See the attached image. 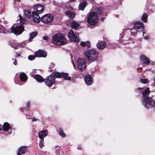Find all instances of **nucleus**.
Instances as JSON below:
<instances>
[{
	"mask_svg": "<svg viewBox=\"0 0 155 155\" xmlns=\"http://www.w3.org/2000/svg\"><path fill=\"white\" fill-rule=\"evenodd\" d=\"M94 12H91L88 14L87 19H98L99 17L101 18V19H104L106 18L107 15H104V11L102 7L96 8Z\"/></svg>",
	"mask_w": 155,
	"mask_h": 155,
	"instance_id": "obj_1",
	"label": "nucleus"
},
{
	"mask_svg": "<svg viewBox=\"0 0 155 155\" xmlns=\"http://www.w3.org/2000/svg\"><path fill=\"white\" fill-rule=\"evenodd\" d=\"M150 93L149 87L147 88L142 93L143 100L142 101L143 104L147 108H150L153 106L154 104V101L151 97H148Z\"/></svg>",
	"mask_w": 155,
	"mask_h": 155,
	"instance_id": "obj_2",
	"label": "nucleus"
},
{
	"mask_svg": "<svg viewBox=\"0 0 155 155\" xmlns=\"http://www.w3.org/2000/svg\"><path fill=\"white\" fill-rule=\"evenodd\" d=\"M98 52L94 49H88L85 51L84 56L88 61L93 62L96 61L97 58Z\"/></svg>",
	"mask_w": 155,
	"mask_h": 155,
	"instance_id": "obj_3",
	"label": "nucleus"
},
{
	"mask_svg": "<svg viewBox=\"0 0 155 155\" xmlns=\"http://www.w3.org/2000/svg\"><path fill=\"white\" fill-rule=\"evenodd\" d=\"M52 42L55 45H61L65 44L66 42V40L63 34L58 33L54 35L53 36Z\"/></svg>",
	"mask_w": 155,
	"mask_h": 155,
	"instance_id": "obj_4",
	"label": "nucleus"
},
{
	"mask_svg": "<svg viewBox=\"0 0 155 155\" xmlns=\"http://www.w3.org/2000/svg\"><path fill=\"white\" fill-rule=\"evenodd\" d=\"M21 25L15 27L12 26L11 28V31L10 33H13L15 35H19L21 34L24 31V27L22 25L27 24L28 22L27 20H19Z\"/></svg>",
	"mask_w": 155,
	"mask_h": 155,
	"instance_id": "obj_5",
	"label": "nucleus"
},
{
	"mask_svg": "<svg viewBox=\"0 0 155 155\" xmlns=\"http://www.w3.org/2000/svg\"><path fill=\"white\" fill-rule=\"evenodd\" d=\"M31 23L33 25L34 23H39L40 22H42L47 24L49 25H60L61 22L59 20H31Z\"/></svg>",
	"mask_w": 155,
	"mask_h": 155,
	"instance_id": "obj_6",
	"label": "nucleus"
},
{
	"mask_svg": "<svg viewBox=\"0 0 155 155\" xmlns=\"http://www.w3.org/2000/svg\"><path fill=\"white\" fill-rule=\"evenodd\" d=\"M48 134V131L46 130H43L38 133V137L40 139L39 146L41 148L43 147V143H44V138L47 136Z\"/></svg>",
	"mask_w": 155,
	"mask_h": 155,
	"instance_id": "obj_7",
	"label": "nucleus"
},
{
	"mask_svg": "<svg viewBox=\"0 0 155 155\" xmlns=\"http://www.w3.org/2000/svg\"><path fill=\"white\" fill-rule=\"evenodd\" d=\"M77 65L78 68L81 71H83L86 68L87 62L84 58H78L77 61Z\"/></svg>",
	"mask_w": 155,
	"mask_h": 155,
	"instance_id": "obj_8",
	"label": "nucleus"
},
{
	"mask_svg": "<svg viewBox=\"0 0 155 155\" xmlns=\"http://www.w3.org/2000/svg\"><path fill=\"white\" fill-rule=\"evenodd\" d=\"M55 78H60L63 77L64 79L68 80H71V78L68 76V73H60L58 72H56L54 73L53 76Z\"/></svg>",
	"mask_w": 155,
	"mask_h": 155,
	"instance_id": "obj_9",
	"label": "nucleus"
},
{
	"mask_svg": "<svg viewBox=\"0 0 155 155\" xmlns=\"http://www.w3.org/2000/svg\"><path fill=\"white\" fill-rule=\"evenodd\" d=\"M79 35L77 34H75L73 31L71 30L68 34V37L70 39L76 43H78L79 42V40L78 38Z\"/></svg>",
	"mask_w": 155,
	"mask_h": 155,
	"instance_id": "obj_10",
	"label": "nucleus"
},
{
	"mask_svg": "<svg viewBox=\"0 0 155 155\" xmlns=\"http://www.w3.org/2000/svg\"><path fill=\"white\" fill-rule=\"evenodd\" d=\"M44 81L46 85L49 87L54 84L55 83L54 77H53L51 74L48 76L44 80Z\"/></svg>",
	"mask_w": 155,
	"mask_h": 155,
	"instance_id": "obj_11",
	"label": "nucleus"
},
{
	"mask_svg": "<svg viewBox=\"0 0 155 155\" xmlns=\"http://www.w3.org/2000/svg\"><path fill=\"white\" fill-rule=\"evenodd\" d=\"M133 28L136 31H138V30H142L144 28V26L143 23L140 21H137L134 24Z\"/></svg>",
	"mask_w": 155,
	"mask_h": 155,
	"instance_id": "obj_12",
	"label": "nucleus"
},
{
	"mask_svg": "<svg viewBox=\"0 0 155 155\" xmlns=\"http://www.w3.org/2000/svg\"><path fill=\"white\" fill-rule=\"evenodd\" d=\"M3 129L4 131H7L9 130V132L8 134H11L12 132V128L10 127L9 124L6 122H5L3 126L0 125V130H2Z\"/></svg>",
	"mask_w": 155,
	"mask_h": 155,
	"instance_id": "obj_13",
	"label": "nucleus"
},
{
	"mask_svg": "<svg viewBox=\"0 0 155 155\" xmlns=\"http://www.w3.org/2000/svg\"><path fill=\"white\" fill-rule=\"evenodd\" d=\"M9 45L12 48L15 49H17L18 46L21 47H23L25 46L26 43H25L24 41H23L22 43L18 44L17 43V41L14 42H10L9 43Z\"/></svg>",
	"mask_w": 155,
	"mask_h": 155,
	"instance_id": "obj_14",
	"label": "nucleus"
},
{
	"mask_svg": "<svg viewBox=\"0 0 155 155\" xmlns=\"http://www.w3.org/2000/svg\"><path fill=\"white\" fill-rule=\"evenodd\" d=\"M47 54L46 53L42 50H39L35 53V56L37 57H41L45 58L47 56Z\"/></svg>",
	"mask_w": 155,
	"mask_h": 155,
	"instance_id": "obj_15",
	"label": "nucleus"
},
{
	"mask_svg": "<svg viewBox=\"0 0 155 155\" xmlns=\"http://www.w3.org/2000/svg\"><path fill=\"white\" fill-rule=\"evenodd\" d=\"M85 83L87 85H90L93 83V80L91 76L89 75H87L84 79Z\"/></svg>",
	"mask_w": 155,
	"mask_h": 155,
	"instance_id": "obj_16",
	"label": "nucleus"
},
{
	"mask_svg": "<svg viewBox=\"0 0 155 155\" xmlns=\"http://www.w3.org/2000/svg\"><path fill=\"white\" fill-rule=\"evenodd\" d=\"M140 60L142 63L148 64L150 63V59L144 55H142L140 56Z\"/></svg>",
	"mask_w": 155,
	"mask_h": 155,
	"instance_id": "obj_17",
	"label": "nucleus"
},
{
	"mask_svg": "<svg viewBox=\"0 0 155 155\" xmlns=\"http://www.w3.org/2000/svg\"><path fill=\"white\" fill-rule=\"evenodd\" d=\"M27 149V147L26 146H22L21 147L18 149L17 155H21L25 152Z\"/></svg>",
	"mask_w": 155,
	"mask_h": 155,
	"instance_id": "obj_18",
	"label": "nucleus"
},
{
	"mask_svg": "<svg viewBox=\"0 0 155 155\" xmlns=\"http://www.w3.org/2000/svg\"><path fill=\"white\" fill-rule=\"evenodd\" d=\"M98 20H86L88 24L87 25L88 27L91 28H94V25L97 24Z\"/></svg>",
	"mask_w": 155,
	"mask_h": 155,
	"instance_id": "obj_19",
	"label": "nucleus"
},
{
	"mask_svg": "<svg viewBox=\"0 0 155 155\" xmlns=\"http://www.w3.org/2000/svg\"><path fill=\"white\" fill-rule=\"evenodd\" d=\"M105 42L104 41H99L97 44V47L99 49H103L105 48L106 46Z\"/></svg>",
	"mask_w": 155,
	"mask_h": 155,
	"instance_id": "obj_20",
	"label": "nucleus"
},
{
	"mask_svg": "<svg viewBox=\"0 0 155 155\" xmlns=\"http://www.w3.org/2000/svg\"><path fill=\"white\" fill-rule=\"evenodd\" d=\"M54 18L53 15L51 14H47L42 16L41 19H54Z\"/></svg>",
	"mask_w": 155,
	"mask_h": 155,
	"instance_id": "obj_21",
	"label": "nucleus"
},
{
	"mask_svg": "<svg viewBox=\"0 0 155 155\" xmlns=\"http://www.w3.org/2000/svg\"><path fill=\"white\" fill-rule=\"evenodd\" d=\"M32 19H40V17L38 14L35 12H31V17Z\"/></svg>",
	"mask_w": 155,
	"mask_h": 155,
	"instance_id": "obj_22",
	"label": "nucleus"
},
{
	"mask_svg": "<svg viewBox=\"0 0 155 155\" xmlns=\"http://www.w3.org/2000/svg\"><path fill=\"white\" fill-rule=\"evenodd\" d=\"M36 81L39 82H42L44 81V79L39 74H36L34 77Z\"/></svg>",
	"mask_w": 155,
	"mask_h": 155,
	"instance_id": "obj_23",
	"label": "nucleus"
},
{
	"mask_svg": "<svg viewBox=\"0 0 155 155\" xmlns=\"http://www.w3.org/2000/svg\"><path fill=\"white\" fill-rule=\"evenodd\" d=\"M65 14L71 19L74 18L75 16V14L74 12L69 11L65 12Z\"/></svg>",
	"mask_w": 155,
	"mask_h": 155,
	"instance_id": "obj_24",
	"label": "nucleus"
},
{
	"mask_svg": "<svg viewBox=\"0 0 155 155\" xmlns=\"http://www.w3.org/2000/svg\"><path fill=\"white\" fill-rule=\"evenodd\" d=\"M87 4L86 2L83 1L80 3L79 5V9L81 10H84Z\"/></svg>",
	"mask_w": 155,
	"mask_h": 155,
	"instance_id": "obj_25",
	"label": "nucleus"
},
{
	"mask_svg": "<svg viewBox=\"0 0 155 155\" xmlns=\"http://www.w3.org/2000/svg\"><path fill=\"white\" fill-rule=\"evenodd\" d=\"M70 22H71V25L72 28H74L75 30L80 25L79 23H77L74 20L72 21L71 22V21Z\"/></svg>",
	"mask_w": 155,
	"mask_h": 155,
	"instance_id": "obj_26",
	"label": "nucleus"
},
{
	"mask_svg": "<svg viewBox=\"0 0 155 155\" xmlns=\"http://www.w3.org/2000/svg\"><path fill=\"white\" fill-rule=\"evenodd\" d=\"M36 9L38 14L42 13L44 10V7L42 5H37Z\"/></svg>",
	"mask_w": 155,
	"mask_h": 155,
	"instance_id": "obj_27",
	"label": "nucleus"
},
{
	"mask_svg": "<svg viewBox=\"0 0 155 155\" xmlns=\"http://www.w3.org/2000/svg\"><path fill=\"white\" fill-rule=\"evenodd\" d=\"M38 35V33L37 32L35 31L31 32L29 34L30 38L29 39V41H31L34 38V37Z\"/></svg>",
	"mask_w": 155,
	"mask_h": 155,
	"instance_id": "obj_28",
	"label": "nucleus"
},
{
	"mask_svg": "<svg viewBox=\"0 0 155 155\" xmlns=\"http://www.w3.org/2000/svg\"><path fill=\"white\" fill-rule=\"evenodd\" d=\"M24 17L30 18L31 17V14L30 11H27L26 10H24Z\"/></svg>",
	"mask_w": 155,
	"mask_h": 155,
	"instance_id": "obj_29",
	"label": "nucleus"
},
{
	"mask_svg": "<svg viewBox=\"0 0 155 155\" xmlns=\"http://www.w3.org/2000/svg\"><path fill=\"white\" fill-rule=\"evenodd\" d=\"M20 79L22 81H25L27 80L26 76L24 73H21L20 75Z\"/></svg>",
	"mask_w": 155,
	"mask_h": 155,
	"instance_id": "obj_30",
	"label": "nucleus"
},
{
	"mask_svg": "<svg viewBox=\"0 0 155 155\" xmlns=\"http://www.w3.org/2000/svg\"><path fill=\"white\" fill-rule=\"evenodd\" d=\"M80 45L83 47L86 46L88 48L90 47V42L89 41H87L85 42H81Z\"/></svg>",
	"mask_w": 155,
	"mask_h": 155,
	"instance_id": "obj_31",
	"label": "nucleus"
},
{
	"mask_svg": "<svg viewBox=\"0 0 155 155\" xmlns=\"http://www.w3.org/2000/svg\"><path fill=\"white\" fill-rule=\"evenodd\" d=\"M8 32V30L2 26H0V32L4 34L7 33Z\"/></svg>",
	"mask_w": 155,
	"mask_h": 155,
	"instance_id": "obj_32",
	"label": "nucleus"
},
{
	"mask_svg": "<svg viewBox=\"0 0 155 155\" xmlns=\"http://www.w3.org/2000/svg\"><path fill=\"white\" fill-rule=\"evenodd\" d=\"M59 134L62 137H64L66 136L65 134L64 133L63 130L61 128L59 129Z\"/></svg>",
	"mask_w": 155,
	"mask_h": 155,
	"instance_id": "obj_33",
	"label": "nucleus"
},
{
	"mask_svg": "<svg viewBox=\"0 0 155 155\" xmlns=\"http://www.w3.org/2000/svg\"><path fill=\"white\" fill-rule=\"evenodd\" d=\"M140 81L142 83L145 84L148 83L147 80L146 79H141L140 80Z\"/></svg>",
	"mask_w": 155,
	"mask_h": 155,
	"instance_id": "obj_34",
	"label": "nucleus"
},
{
	"mask_svg": "<svg viewBox=\"0 0 155 155\" xmlns=\"http://www.w3.org/2000/svg\"><path fill=\"white\" fill-rule=\"evenodd\" d=\"M29 105H30V103L29 102H27V103L26 107L25 108V109H24V110H25L26 111H28L29 109Z\"/></svg>",
	"mask_w": 155,
	"mask_h": 155,
	"instance_id": "obj_35",
	"label": "nucleus"
},
{
	"mask_svg": "<svg viewBox=\"0 0 155 155\" xmlns=\"http://www.w3.org/2000/svg\"><path fill=\"white\" fill-rule=\"evenodd\" d=\"M35 58V57L34 55H30L28 56V59L31 61L32 60L34 59Z\"/></svg>",
	"mask_w": 155,
	"mask_h": 155,
	"instance_id": "obj_36",
	"label": "nucleus"
},
{
	"mask_svg": "<svg viewBox=\"0 0 155 155\" xmlns=\"http://www.w3.org/2000/svg\"><path fill=\"white\" fill-rule=\"evenodd\" d=\"M134 30L132 29L131 30V35L134 37H135L137 35V31H133Z\"/></svg>",
	"mask_w": 155,
	"mask_h": 155,
	"instance_id": "obj_37",
	"label": "nucleus"
},
{
	"mask_svg": "<svg viewBox=\"0 0 155 155\" xmlns=\"http://www.w3.org/2000/svg\"><path fill=\"white\" fill-rule=\"evenodd\" d=\"M148 17V15L146 14H144L142 17L141 19H147Z\"/></svg>",
	"mask_w": 155,
	"mask_h": 155,
	"instance_id": "obj_38",
	"label": "nucleus"
},
{
	"mask_svg": "<svg viewBox=\"0 0 155 155\" xmlns=\"http://www.w3.org/2000/svg\"><path fill=\"white\" fill-rule=\"evenodd\" d=\"M12 60L13 61V63L15 65H16L17 64V62L15 59H12Z\"/></svg>",
	"mask_w": 155,
	"mask_h": 155,
	"instance_id": "obj_39",
	"label": "nucleus"
},
{
	"mask_svg": "<svg viewBox=\"0 0 155 155\" xmlns=\"http://www.w3.org/2000/svg\"><path fill=\"white\" fill-rule=\"evenodd\" d=\"M16 57H19L20 55V54H21V52H16Z\"/></svg>",
	"mask_w": 155,
	"mask_h": 155,
	"instance_id": "obj_40",
	"label": "nucleus"
},
{
	"mask_svg": "<svg viewBox=\"0 0 155 155\" xmlns=\"http://www.w3.org/2000/svg\"><path fill=\"white\" fill-rule=\"evenodd\" d=\"M43 38L44 40H46L48 39L49 38L47 36L45 35L43 36Z\"/></svg>",
	"mask_w": 155,
	"mask_h": 155,
	"instance_id": "obj_41",
	"label": "nucleus"
},
{
	"mask_svg": "<svg viewBox=\"0 0 155 155\" xmlns=\"http://www.w3.org/2000/svg\"><path fill=\"white\" fill-rule=\"evenodd\" d=\"M143 89V88H139L136 89V91L138 92L139 91H140L141 90H142Z\"/></svg>",
	"mask_w": 155,
	"mask_h": 155,
	"instance_id": "obj_42",
	"label": "nucleus"
},
{
	"mask_svg": "<svg viewBox=\"0 0 155 155\" xmlns=\"http://www.w3.org/2000/svg\"><path fill=\"white\" fill-rule=\"evenodd\" d=\"M71 62L73 65L74 67V69H75V64L74 63V62L73 60L71 61Z\"/></svg>",
	"mask_w": 155,
	"mask_h": 155,
	"instance_id": "obj_43",
	"label": "nucleus"
},
{
	"mask_svg": "<svg viewBox=\"0 0 155 155\" xmlns=\"http://www.w3.org/2000/svg\"><path fill=\"white\" fill-rule=\"evenodd\" d=\"M153 75L154 76V78L155 79V70L153 71Z\"/></svg>",
	"mask_w": 155,
	"mask_h": 155,
	"instance_id": "obj_44",
	"label": "nucleus"
},
{
	"mask_svg": "<svg viewBox=\"0 0 155 155\" xmlns=\"http://www.w3.org/2000/svg\"><path fill=\"white\" fill-rule=\"evenodd\" d=\"M37 120H38L37 119H36V118L33 117V119H32V120L33 121H36Z\"/></svg>",
	"mask_w": 155,
	"mask_h": 155,
	"instance_id": "obj_45",
	"label": "nucleus"
},
{
	"mask_svg": "<svg viewBox=\"0 0 155 155\" xmlns=\"http://www.w3.org/2000/svg\"><path fill=\"white\" fill-rule=\"evenodd\" d=\"M19 17V19H23L22 18V17L21 16V15H18Z\"/></svg>",
	"mask_w": 155,
	"mask_h": 155,
	"instance_id": "obj_46",
	"label": "nucleus"
},
{
	"mask_svg": "<svg viewBox=\"0 0 155 155\" xmlns=\"http://www.w3.org/2000/svg\"><path fill=\"white\" fill-rule=\"evenodd\" d=\"M54 64L52 63L51 64V66H50V67H51V68H52L54 66Z\"/></svg>",
	"mask_w": 155,
	"mask_h": 155,
	"instance_id": "obj_47",
	"label": "nucleus"
},
{
	"mask_svg": "<svg viewBox=\"0 0 155 155\" xmlns=\"http://www.w3.org/2000/svg\"><path fill=\"white\" fill-rule=\"evenodd\" d=\"M144 38L145 39H147L148 38V36H145L144 37Z\"/></svg>",
	"mask_w": 155,
	"mask_h": 155,
	"instance_id": "obj_48",
	"label": "nucleus"
},
{
	"mask_svg": "<svg viewBox=\"0 0 155 155\" xmlns=\"http://www.w3.org/2000/svg\"><path fill=\"white\" fill-rule=\"evenodd\" d=\"M154 83H153V84H151V85L153 86H155V80H154Z\"/></svg>",
	"mask_w": 155,
	"mask_h": 155,
	"instance_id": "obj_49",
	"label": "nucleus"
},
{
	"mask_svg": "<svg viewBox=\"0 0 155 155\" xmlns=\"http://www.w3.org/2000/svg\"><path fill=\"white\" fill-rule=\"evenodd\" d=\"M23 109H24V108H22V107H21L20 108V110L22 112H23Z\"/></svg>",
	"mask_w": 155,
	"mask_h": 155,
	"instance_id": "obj_50",
	"label": "nucleus"
},
{
	"mask_svg": "<svg viewBox=\"0 0 155 155\" xmlns=\"http://www.w3.org/2000/svg\"><path fill=\"white\" fill-rule=\"evenodd\" d=\"M79 150H81V148L80 147H79V146L77 148Z\"/></svg>",
	"mask_w": 155,
	"mask_h": 155,
	"instance_id": "obj_51",
	"label": "nucleus"
},
{
	"mask_svg": "<svg viewBox=\"0 0 155 155\" xmlns=\"http://www.w3.org/2000/svg\"><path fill=\"white\" fill-rule=\"evenodd\" d=\"M144 22H147V20H143Z\"/></svg>",
	"mask_w": 155,
	"mask_h": 155,
	"instance_id": "obj_52",
	"label": "nucleus"
},
{
	"mask_svg": "<svg viewBox=\"0 0 155 155\" xmlns=\"http://www.w3.org/2000/svg\"><path fill=\"white\" fill-rule=\"evenodd\" d=\"M15 1H16L17 2H18V1H20V0H15Z\"/></svg>",
	"mask_w": 155,
	"mask_h": 155,
	"instance_id": "obj_53",
	"label": "nucleus"
},
{
	"mask_svg": "<svg viewBox=\"0 0 155 155\" xmlns=\"http://www.w3.org/2000/svg\"><path fill=\"white\" fill-rule=\"evenodd\" d=\"M39 25H42L41 24H39Z\"/></svg>",
	"mask_w": 155,
	"mask_h": 155,
	"instance_id": "obj_54",
	"label": "nucleus"
},
{
	"mask_svg": "<svg viewBox=\"0 0 155 155\" xmlns=\"http://www.w3.org/2000/svg\"><path fill=\"white\" fill-rule=\"evenodd\" d=\"M57 146H55V148H57Z\"/></svg>",
	"mask_w": 155,
	"mask_h": 155,
	"instance_id": "obj_55",
	"label": "nucleus"
},
{
	"mask_svg": "<svg viewBox=\"0 0 155 155\" xmlns=\"http://www.w3.org/2000/svg\"><path fill=\"white\" fill-rule=\"evenodd\" d=\"M144 33V32H143V35Z\"/></svg>",
	"mask_w": 155,
	"mask_h": 155,
	"instance_id": "obj_56",
	"label": "nucleus"
},
{
	"mask_svg": "<svg viewBox=\"0 0 155 155\" xmlns=\"http://www.w3.org/2000/svg\"><path fill=\"white\" fill-rule=\"evenodd\" d=\"M27 118L28 119H30V118H27Z\"/></svg>",
	"mask_w": 155,
	"mask_h": 155,
	"instance_id": "obj_57",
	"label": "nucleus"
}]
</instances>
